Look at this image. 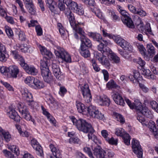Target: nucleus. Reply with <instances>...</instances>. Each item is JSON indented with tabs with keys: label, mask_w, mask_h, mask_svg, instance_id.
Masks as SVG:
<instances>
[{
	"label": "nucleus",
	"mask_w": 158,
	"mask_h": 158,
	"mask_svg": "<svg viewBox=\"0 0 158 158\" xmlns=\"http://www.w3.org/2000/svg\"><path fill=\"white\" fill-rule=\"evenodd\" d=\"M137 119L142 123L143 126L144 125H147V123L146 122V120L144 118V116H141L140 114H138L137 117Z\"/></svg>",
	"instance_id": "nucleus-47"
},
{
	"label": "nucleus",
	"mask_w": 158,
	"mask_h": 158,
	"mask_svg": "<svg viewBox=\"0 0 158 158\" xmlns=\"http://www.w3.org/2000/svg\"><path fill=\"white\" fill-rule=\"evenodd\" d=\"M18 35L19 40L21 41H24L26 40V36L23 31H19Z\"/></svg>",
	"instance_id": "nucleus-63"
},
{
	"label": "nucleus",
	"mask_w": 158,
	"mask_h": 158,
	"mask_svg": "<svg viewBox=\"0 0 158 158\" xmlns=\"http://www.w3.org/2000/svg\"><path fill=\"white\" fill-rule=\"evenodd\" d=\"M80 53L81 55L85 58L90 57V54L88 48L81 47Z\"/></svg>",
	"instance_id": "nucleus-32"
},
{
	"label": "nucleus",
	"mask_w": 158,
	"mask_h": 158,
	"mask_svg": "<svg viewBox=\"0 0 158 158\" xmlns=\"http://www.w3.org/2000/svg\"><path fill=\"white\" fill-rule=\"evenodd\" d=\"M39 48L42 55H46L49 57L52 56V53L47 50L46 48L41 45L39 46Z\"/></svg>",
	"instance_id": "nucleus-35"
},
{
	"label": "nucleus",
	"mask_w": 158,
	"mask_h": 158,
	"mask_svg": "<svg viewBox=\"0 0 158 158\" xmlns=\"http://www.w3.org/2000/svg\"><path fill=\"white\" fill-rule=\"evenodd\" d=\"M115 116L116 120L121 123H124L125 122L124 118L121 114L116 113L115 114Z\"/></svg>",
	"instance_id": "nucleus-51"
},
{
	"label": "nucleus",
	"mask_w": 158,
	"mask_h": 158,
	"mask_svg": "<svg viewBox=\"0 0 158 158\" xmlns=\"http://www.w3.org/2000/svg\"><path fill=\"white\" fill-rule=\"evenodd\" d=\"M49 60L46 59L45 57L43 58L40 61V69L44 68H48V61Z\"/></svg>",
	"instance_id": "nucleus-43"
},
{
	"label": "nucleus",
	"mask_w": 158,
	"mask_h": 158,
	"mask_svg": "<svg viewBox=\"0 0 158 158\" xmlns=\"http://www.w3.org/2000/svg\"><path fill=\"white\" fill-rule=\"evenodd\" d=\"M8 74L10 77L16 78L19 73V70L18 67L15 65L10 66L8 68Z\"/></svg>",
	"instance_id": "nucleus-13"
},
{
	"label": "nucleus",
	"mask_w": 158,
	"mask_h": 158,
	"mask_svg": "<svg viewBox=\"0 0 158 158\" xmlns=\"http://www.w3.org/2000/svg\"><path fill=\"white\" fill-rule=\"evenodd\" d=\"M146 26L147 27L145 30L146 34L149 37L154 36V35L152 31L150 24H147Z\"/></svg>",
	"instance_id": "nucleus-44"
},
{
	"label": "nucleus",
	"mask_w": 158,
	"mask_h": 158,
	"mask_svg": "<svg viewBox=\"0 0 158 158\" xmlns=\"http://www.w3.org/2000/svg\"><path fill=\"white\" fill-rule=\"evenodd\" d=\"M84 151L87 153L90 158H94L92 152H91L89 148L87 147H85L83 148Z\"/></svg>",
	"instance_id": "nucleus-53"
},
{
	"label": "nucleus",
	"mask_w": 158,
	"mask_h": 158,
	"mask_svg": "<svg viewBox=\"0 0 158 158\" xmlns=\"http://www.w3.org/2000/svg\"><path fill=\"white\" fill-rule=\"evenodd\" d=\"M57 48L58 50L55 51L56 56L66 62H71V57L69 54L63 48L58 47Z\"/></svg>",
	"instance_id": "nucleus-4"
},
{
	"label": "nucleus",
	"mask_w": 158,
	"mask_h": 158,
	"mask_svg": "<svg viewBox=\"0 0 158 158\" xmlns=\"http://www.w3.org/2000/svg\"><path fill=\"white\" fill-rule=\"evenodd\" d=\"M7 115L11 118L13 119L16 122H19L20 120V117L18 115L17 112L11 107L9 108V111L7 112Z\"/></svg>",
	"instance_id": "nucleus-15"
},
{
	"label": "nucleus",
	"mask_w": 158,
	"mask_h": 158,
	"mask_svg": "<svg viewBox=\"0 0 158 158\" xmlns=\"http://www.w3.org/2000/svg\"><path fill=\"white\" fill-rule=\"evenodd\" d=\"M71 120L78 130L85 133H88V136L89 139L92 140L95 143H98V139L93 134L94 131L90 124L87 123L85 120L82 119L77 120L73 117L71 118Z\"/></svg>",
	"instance_id": "nucleus-2"
},
{
	"label": "nucleus",
	"mask_w": 158,
	"mask_h": 158,
	"mask_svg": "<svg viewBox=\"0 0 158 158\" xmlns=\"http://www.w3.org/2000/svg\"><path fill=\"white\" fill-rule=\"evenodd\" d=\"M35 78L33 77H27L24 80L25 82L29 85H31L33 83Z\"/></svg>",
	"instance_id": "nucleus-48"
},
{
	"label": "nucleus",
	"mask_w": 158,
	"mask_h": 158,
	"mask_svg": "<svg viewBox=\"0 0 158 158\" xmlns=\"http://www.w3.org/2000/svg\"><path fill=\"white\" fill-rule=\"evenodd\" d=\"M51 67L53 73L56 78L60 81L63 80L64 76L60 72L59 66L56 63H53L52 64Z\"/></svg>",
	"instance_id": "nucleus-10"
},
{
	"label": "nucleus",
	"mask_w": 158,
	"mask_h": 158,
	"mask_svg": "<svg viewBox=\"0 0 158 158\" xmlns=\"http://www.w3.org/2000/svg\"><path fill=\"white\" fill-rule=\"evenodd\" d=\"M125 101L130 107L131 109H135L137 111H139L143 108V107L142 106L141 103L139 101H135V103L134 104L132 103L128 99H126Z\"/></svg>",
	"instance_id": "nucleus-17"
},
{
	"label": "nucleus",
	"mask_w": 158,
	"mask_h": 158,
	"mask_svg": "<svg viewBox=\"0 0 158 158\" xmlns=\"http://www.w3.org/2000/svg\"><path fill=\"white\" fill-rule=\"evenodd\" d=\"M79 6L78 5L77 3L73 2L71 3V5L69 6L70 8L72 10H73L74 12L76 10H77V8Z\"/></svg>",
	"instance_id": "nucleus-64"
},
{
	"label": "nucleus",
	"mask_w": 158,
	"mask_h": 158,
	"mask_svg": "<svg viewBox=\"0 0 158 158\" xmlns=\"http://www.w3.org/2000/svg\"><path fill=\"white\" fill-rule=\"evenodd\" d=\"M101 53L98 52H95L94 53V56L97 59L99 62L101 61V59L105 55H106L109 56V54L112 53V51L109 48H105L103 50V52Z\"/></svg>",
	"instance_id": "nucleus-11"
},
{
	"label": "nucleus",
	"mask_w": 158,
	"mask_h": 158,
	"mask_svg": "<svg viewBox=\"0 0 158 158\" xmlns=\"http://www.w3.org/2000/svg\"><path fill=\"white\" fill-rule=\"evenodd\" d=\"M132 148L134 152L139 158H142L143 151L139 142L135 139L132 141Z\"/></svg>",
	"instance_id": "nucleus-7"
},
{
	"label": "nucleus",
	"mask_w": 158,
	"mask_h": 158,
	"mask_svg": "<svg viewBox=\"0 0 158 158\" xmlns=\"http://www.w3.org/2000/svg\"><path fill=\"white\" fill-rule=\"evenodd\" d=\"M106 55H105L101 59V61H100L99 62L106 68L109 66L110 63L108 58L106 56Z\"/></svg>",
	"instance_id": "nucleus-40"
},
{
	"label": "nucleus",
	"mask_w": 158,
	"mask_h": 158,
	"mask_svg": "<svg viewBox=\"0 0 158 158\" xmlns=\"http://www.w3.org/2000/svg\"><path fill=\"white\" fill-rule=\"evenodd\" d=\"M135 14H136L142 17H144L146 15L145 11L140 9L137 10Z\"/></svg>",
	"instance_id": "nucleus-57"
},
{
	"label": "nucleus",
	"mask_w": 158,
	"mask_h": 158,
	"mask_svg": "<svg viewBox=\"0 0 158 158\" xmlns=\"http://www.w3.org/2000/svg\"><path fill=\"white\" fill-rule=\"evenodd\" d=\"M49 147L53 155L55 157L61 158V152L58 148L52 144H51L49 145Z\"/></svg>",
	"instance_id": "nucleus-21"
},
{
	"label": "nucleus",
	"mask_w": 158,
	"mask_h": 158,
	"mask_svg": "<svg viewBox=\"0 0 158 158\" xmlns=\"http://www.w3.org/2000/svg\"><path fill=\"white\" fill-rule=\"evenodd\" d=\"M87 110L89 115L94 118L98 112V109L96 107L91 106L88 107Z\"/></svg>",
	"instance_id": "nucleus-29"
},
{
	"label": "nucleus",
	"mask_w": 158,
	"mask_h": 158,
	"mask_svg": "<svg viewBox=\"0 0 158 158\" xmlns=\"http://www.w3.org/2000/svg\"><path fill=\"white\" fill-rule=\"evenodd\" d=\"M31 145L33 148L35 149L36 154L42 156L43 154L42 147L39 145L38 142L34 139H32L31 141Z\"/></svg>",
	"instance_id": "nucleus-12"
},
{
	"label": "nucleus",
	"mask_w": 158,
	"mask_h": 158,
	"mask_svg": "<svg viewBox=\"0 0 158 158\" xmlns=\"http://www.w3.org/2000/svg\"><path fill=\"white\" fill-rule=\"evenodd\" d=\"M21 93L23 98L26 100L27 98L31 97L32 96L31 94L28 91L26 88H23L21 89Z\"/></svg>",
	"instance_id": "nucleus-30"
},
{
	"label": "nucleus",
	"mask_w": 158,
	"mask_h": 158,
	"mask_svg": "<svg viewBox=\"0 0 158 158\" xmlns=\"http://www.w3.org/2000/svg\"><path fill=\"white\" fill-rule=\"evenodd\" d=\"M105 158L106 157H112L114 156V153L110 150L106 149L104 150Z\"/></svg>",
	"instance_id": "nucleus-45"
},
{
	"label": "nucleus",
	"mask_w": 158,
	"mask_h": 158,
	"mask_svg": "<svg viewBox=\"0 0 158 158\" xmlns=\"http://www.w3.org/2000/svg\"><path fill=\"white\" fill-rule=\"evenodd\" d=\"M12 54L15 59H17L19 61V63L21 66L23 68L27 64L25 63V61L22 56L19 55L17 51H13L12 52Z\"/></svg>",
	"instance_id": "nucleus-18"
},
{
	"label": "nucleus",
	"mask_w": 158,
	"mask_h": 158,
	"mask_svg": "<svg viewBox=\"0 0 158 158\" xmlns=\"http://www.w3.org/2000/svg\"><path fill=\"white\" fill-rule=\"evenodd\" d=\"M1 82L8 90L11 91H14L13 87L7 82L2 81H1Z\"/></svg>",
	"instance_id": "nucleus-56"
},
{
	"label": "nucleus",
	"mask_w": 158,
	"mask_h": 158,
	"mask_svg": "<svg viewBox=\"0 0 158 158\" xmlns=\"http://www.w3.org/2000/svg\"><path fill=\"white\" fill-rule=\"evenodd\" d=\"M29 48V46L27 44H22L20 46V50L24 53L28 52Z\"/></svg>",
	"instance_id": "nucleus-54"
},
{
	"label": "nucleus",
	"mask_w": 158,
	"mask_h": 158,
	"mask_svg": "<svg viewBox=\"0 0 158 158\" xmlns=\"http://www.w3.org/2000/svg\"><path fill=\"white\" fill-rule=\"evenodd\" d=\"M107 87L109 89L115 88L118 89L119 86L117 85L113 80H111L107 83L106 84Z\"/></svg>",
	"instance_id": "nucleus-37"
},
{
	"label": "nucleus",
	"mask_w": 158,
	"mask_h": 158,
	"mask_svg": "<svg viewBox=\"0 0 158 158\" xmlns=\"http://www.w3.org/2000/svg\"><path fill=\"white\" fill-rule=\"evenodd\" d=\"M93 154L97 158H105L104 150L100 146H97L96 147L92 148Z\"/></svg>",
	"instance_id": "nucleus-16"
},
{
	"label": "nucleus",
	"mask_w": 158,
	"mask_h": 158,
	"mask_svg": "<svg viewBox=\"0 0 158 158\" xmlns=\"http://www.w3.org/2000/svg\"><path fill=\"white\" fill-rule=\"evenodd\" d=\"M147 49L148 52V56L152 58L155 53V49L154 46L151 44H147Z\"/></svg>",
	"instance_id": "nucleus-28"
},
{
	"label": "nucleus",
	"mask_w": 158,
	"mask_h": 158,
	"mask_svg": "<svg viewBox=\"0 0 158 158\" xmlns=\"http://www.w3.org/2000/svg\"><path fill=\"white\" fill-rule=\"evenodd\" d=\"M49 147L53 155L55 157L61 158V152L58 148L52 144H51L49 145Z\"/></svg>",
	"instance_id": "nucleus-22"
},
{
	"label": "nucleus",
	"mask_w": 158,
	"mask_h": 158,
	"mask_svg": "<svg viewBox=\"0 0 158 158\" xmlns=\"http://www.w3.org/2000/svg\"><path fill=\"white\" fill-rule=\"evenodd\" d=\"M76 106L78 112L80 113H82L85 111L87 109L86 107L82 103L79 101H76Z\"/></svg>",
	"instance_id": "nucleus-27"
},
{
	"label": "nucleus",
	"mask_w": 158,
	"mask_h": 158,
	"mask_svg": "<svg viewBox=\"0 0 158 158\" xmlns=\"http://www.w3.org/2000/svg\"><path fill=\"white\" fill-rule=\"evenodd\" d=\"M59 3L58 4V8L60 9V11H64V13L65 14V15L66 16L67 18L68 19L67 15L65 14V12L66 11V10H67L68 9H69L70 11L72 13L73 15H74L72 13V12L70 10V8H67L65 9V5L64 4V3L62 2L61 1H60V0H59Z\"/></svg>",
	"instance_id": "nucleus-33"
},
{
	"label": "nucleus",
	"mask_w": 158,
	"mask_h": 158,
	"mask_svg": "<svg viewBox=\"0 0 158 158\" xmlns=\"http://www.w3.org/2000/svg\"><path fill=\"white\" fill-rule=\"evenodd\" d=\"M69 143H70L80 144V141L77 137H71L69 139Z\"/></svg>",
	"instance_id": "nucleus-50"
},
{
	"label": "nucleus",
	"mask_w": 158,
	"mask_h": 158,
	"mask_svg": "<svg viewBox=\"0 0 158 158\" xmlns=\"http://www.w3.org/2000/svg\"><path fill=\"white\" fill-rule=\"evenodd\" d=\"M98 103L101 105L108 106L110 104V99L106 96L103 94L97 96Z\"/></svg>",
	"instance_id": "nucleus-14"
},
{
	"label": "nucleus",
	"mask_w": 158,
	"mask_h": 158,
	"mask_svg": "<svg viewBox=\"0 0 158 158\" xmlns=\"http://www.w3.org/2000/svg\"><path fill=\"white\" fill-rule=\"evenodd\" d=\"M41 74L44 81L48 83H51L53 81V77L52 75L49 68L41 69Z\"/></svg>",
	"instance_id": "nucleus-8"
},
{
	"label": "nucleus",
	"mask_w": 158,
	"mask_h": 158,
	"mask_svg": "<svg viewBox=\"0 0 158 158\" xmlns=\"http://www.w3.org/2000/svg\"><path fill=\"white\" fill-rule=\"evenodd\" d=\"M94 118L100 120H103L104 118V115L98 110Z\"/></svg>",
	"instance_id": "nucleus-55"
},
{
	"label": "nucleus",
	"mask_w": 158,
	"mask_h": 158,
	"mask_svg": "<svg viewBox=\"0 0 158 158\" xmlns=\"http://www.w3.org/2000/svg\"><path fill=\"white\" fill-rule=\"evenodd\" d=\"M49 147L53 155L55 157L61 158V152L58 148L52 144H51L49 145Z\"/></svg>",
	"instance_id": "nucleus-20"
},
{
	"label": "nucleus",
	"mask_w": 158,
	"mask_h": 158,
	"mask_svg": "<svg viewBox=\"0 0 158 158\" xmlns=\"http://www.w3.org/2000/svg\"><path fill=\"white\" fill-rule=\"evenodd\" d=\"M45 2L50 10L54 13L57 14L58 12V9L55 2H53L52 0H46Z\"/></svg>",
	"instance_id": "nucleus-23"
},
{
	"label": "nucleus",
	"mask_w": 158,
	"mask_h": 158,
	"mask_svg": "<svg viewBox=\"0 0 158 158\" xmlns=\"http://www.w3.org/2000/svg\"><path fill=\"white\" fill-rule=\"evenodd\" d=\"M91 63L94 70L97 72H99L100 70V68L96 64L95 60L92 59L91 60Z\"/></svg>",
	"instance_id": "nucleus-58"
},
{
	"label": "nucleus",
	"mask_w": 158,
	"mask_h": 158,
	"mask_svg": "<svg viewBox=\"0 0 158 158\" xmlns=\"http://www.w3.org/2000/svg\"><path fill=\"white\" fill-rule=\"evenodd\" d=\"M115 133L118 136H122L124 143L128 145L130 144V137L129 135L121 128H117L115 130Z\"/></svg>",
	"instance_id": "nucleus-6"
},
{
	"label": "nucleus",
	"mask_w": 158,
	"mask_h": 158,
	"mask_svg": "<svg viewBox=\"0 0 158 158\" xmlns=\"http://www.w3.org/2000/svg\"><path fill=\"white\" fill-rule=\"evenodd\" d=\"M118 53L124 58L128 59L130 57L129 54L127 52L121 49H118Z\"/></svg>",
	"instance_id": "nucleus-46"
},
{
	"label": "nucleus",
	"mask_w": 158,
	"mask_h": 158,
	"mask_svg": "<svg viewBox=\"0 0 158 158\" xmlns=\"http://www.w3.org/2000/svg\"><path fill=\"white\" fill-rule=\"evenodd\" d=\"M26 101L28 105L31 108L33 109L36 107L37 105V103L33 100L32 96H31V97L27 98Z\"/></svg>",
	"instance_id": "nucleus-34"
},
{
	"label": "nucleus",
	"mask_w": 158,
	"mask_h": 158,
	"mask_svg": "<svg viewBox=\"0 0 158 158\" xmlns=\"http://www.w3.org/2000/svg\"><path fill=\"white\" fill-rule=\"evenodd\" d=\"M25 6L28 10V11L29 13L32 15H34L35 14L36 11L35 10V6L33 3L28 5L26 6Z\"/></svg>",
	"instance_id": "nucleus-39"
},
{
	"label": "nucleus",
	"mask_w": 158,
	"mask_h": 158,
	"mask_svg": "<svg viewBox=\"0 0 158 158\" xmlns=\"http://www.w3.org/2000/svg\"><path fill=\"white\" fill-rule=\"evenodd\" d=\"M137 47L141 54L143 56L145 55L146 50L143 46L142 45L138 44Z\"/></svg>",
	"instance_id": "nucleus-60"
},
{
	"label": "nucleus",
	"mask_w": 158,
	"mask_h": 158,
	"mask_svg": "<svg viewBox=\"0 0 158 158\" xmlns=\"http://www.w3.org/2000/svg\"><path fill=\"white\" fill-rule=\"evenodd\" d=\"M112 97L115 102L120 106H124L125 103L122 97L119 94L114 93Z\"/></svg>",
	"instance_id": "nucleus-25"
},
{
	"label": "nucleus",
	"mask_w": 158,
	"mask_h": 158,
	"mask_svg": "<svg viewBox=\"0 0 158 158\" xmlns=\"http://www.w3.org/2000/svg\"><path fill=\"white\" fill-rule=\"evenodd\" d=\"M109 56L111 58L112 60L116 63H118L119 62V58L116 56L115 54L113 53L112 51V53L109 54Z\"/></svg>",
	"instance_id": "nucleus-52"
},
{
	"label": "nucleus",
	"mask_w": 158,
	"mask_h": 158,
	"mask_svg": "<svg viewBox=\"0 0 158 158\" xmlns=\"http://www.w3.org/2000/svg\"><path fill=\"white\" fill-rule=\"evenodd\" d=\"M113 37V40L118 45L120 46L125 50L132 52L133 50L132 46L128 42L123 39L119 35L114 36Z\"/></svg>",
	"instance_id": "nucleus-3"
},
{
	"label": "nucleus",
	"mask_w": 158,
	"mask_h": 158,
	"mask_svg": "<svg viewBox=\"0 0 158 158\" xmlns=\"http://www.w3.org/2000/svg\"><path fill=\"white\" fill-rule=\"evenodd\" d=\"M81 89L85 101L88 103L89 102L92 100V96L88 85L84 84L81 88Z\"/></svg>",
	"instance_id": "nucleus-9"
},
{
	"label": "nucleus",
	"mask_w": 158,
	"mask_h": 158,
	"mask_svg": "<svg viewBox=\"0 0 158 158\" xmlns=\"http://www.w3.org/2000/svg\"><path fill=\"white\" fill-rule=\"evenodd\" d=\"M19 111L21 113L22 116L24 119L27 121L31 120L32 117L27 109L25 108L20 109Z\"/></svg>",
	"instance_id": "nucleus-26"
},
{
	"label": "nucleus",
	"mask_w": 158,
	"mask_h": 158,
	"mask_svg": "<svg viewBox=\"0 0 158 158\" xmlns=\"http://www.w3.org/2000/svg\"><path fill=\"white\" fill-rule=\"evenodd\" d=\"M33 84L37 89H40L44 87V85L43 82L37 79H35Z\"/></svg>",
	"instance_id": "nucleus-42"
},
{
	"label": "nucleus",
	"mask_w": 158,
	"mask_h": 158,
	"mask_svg": "<svg viewBox=\"0 0 158 158\" xmlns=\"http://www.w3.org/2000/svg\"><path fill=\"white\" fill-rule=\"evenodd\" d=\"M106 140L111 144L116 145L117 144V139H114L113 137L111 138L109 137L106 139Z\"/></svg>",
	"instance_id": "nucleus-59"
},
{
	"label": "nucleus",
	"mask_w": 158,
	"mask_h": 158,
	"mask_svg": "<svg viewBox=\"0 0 158 158\" xmlns=\"http://www.w3.org/2000/svg\"><path fill=\"white\" fill-rule=\"evenodd\" d=\"M2 133L4 140L6 142H9L11 139V135L8 132L2 130Z\"/></svg>",
	"instance_id": "nucleus-38"
},
{
	"label": "nucleus",
	"mask_w": 158,
	"mask_h": 158,
	"mask_svg": "<svg viewBox=\"0 0 158 158\" xmlns=\"http://www.w3.org/2000/svg\"><path fill=\"white\" fill-rule=\"evenodd\" d=\"M150 105L152 108L155 110L156 112L158 113V105L155 101H152L150 102Z\"/></svg>",
	"instance_id": "nucleus-62"
},
{
	"label": "nucleus",
	"mask_w": 158,
	"mask_h": 158,
	"mask_svg": "<svg viewBox=\"0 0 158 158\" xmlns=\"http://www.w3.org/2000/svg\"><path fill=\"white\" fill-rule=\"evenodd\" d=\"M3 152L5 156L8 158H15V156H14V155L7 150H4L3 151Z\"/></svg>",
	"instance_id": "nucleus-61"
},
{
	"label": "nucleus",
	"mask_w": 158,
	"mask_h": 158,
	"mask_svg": "<svg viewBox=\"0 0 158 158\" xmlns=\"http://www.w3.org/2000/svg\"><path fill=\"white\" fill-rule=\"evenodd\" d=\"M65 14L67 15L70 25L73 29L81 35L80 37L81 44V47L91 48L92 44L91 41L85 36V32L79 26L78 24L76 22L75 18L69 9L65 12Z\"/></svg>",
	"instance_id": "nucleus-1"
},
{
	"label": "nucleus",
	"mask_w": 158,
	"mask_h": 158,
	"mask_svg": "<svg viewBox=\"0 0 158 158\" xmlns=\"http://www.w3.org/2000/svg\"><path fill=\"white\" fill-rule=\"evenodd\" d=\"M146 122L147 123V125H144V126L149 128L150 131L153 133L154 136L157 138L158 136V129L156 127L155 123L152 121H150L149 122L147 121Z\"/></svg>",
	"instance_id": "nucleus-19"
},
{
	"label": "nucleus",
	"mask_w": 158,
	"mask_h": 158,
	"mask_svg": "<svg viewBox=\"0 0 158 158\" xmlns=\"http://www.w3.org/2000/svg\"><path fill=\"white\" fill-rule=\"evenodd\" d=\"M23 69L25 70L26 73L29 74L35 75L38 73L37 70L33 66H29L27 64Z\"/></svg>",
	"instance_id": "nucleus-24"
},
{
	"label": "nucleus",
	"mask_w": 158,
	"mask_h": 158,
	"mask_svg": "<svg viewBox=\"0 0 158 158\" xmlns=\"http://www.w3.org/2000/svg\"><path fill=\"white\" fill-rule=\"evenodd\" d=\"M9 148L12 152H14L16 155H18L19 154V148L16 146H11L9 147Z\"/></svg>",
	"instance_id": "nucleus-49"
},
{
	"label": "nucleus",
	"mask_w": 158,
	"mask_h": 158,
	"mask_svg": "<svg viewBox=\"0 0 158 158\" xmlns=\"http://www.w3.org/2000/svg\"><path fill=\"white\" fill-rule=\"evenodd\" d=\"M122 15L121 19L123 23L130 28H134L135 26L131 18L128 16V13L125 10L120 11Z\"/></svg>",
	"instance_id": "nucleus-5"
},
{
	"label": "nucleus",
	"mask_w": 158,
	"mask_h": 158,
	"mask_svg": "<svg viewBox=\"0 0 158 158\" xmlns=\"http://www.w3.org/2000/svg\"><path fill=\"white\" fill-rule=\"evenodd\" d=\"M109 13L111 15L112 20L114 21H118L120 20V18L116 15L115 12L113 10H109Z\"/></svg>",
	"instance_id": "nucleus-41"
},
{
	"label": "nucleus",
	"mask_w": 158,
	"mask_h": 158,
	"mask_svg": "<svg viewBox=\"0 0 158 158\" xmlns=\"http://www.w3.org/2000/svg\"><path fill=\"white\" fill-rule=\"evenodd\" d=\"M89 35L92 38L93 40L97 41H100L101 40L102 37L101 35L98 33H89Z\"/></svg>",
	"instance_id": "nucleus-36"
},
{
	"label": "nucleus",
	"mask_w": 158,
	"mask_h": 158,
	"mask_svg": "<svg viewBox=\"0 0 158 158\" xmlns=\"http://www.w3.org/2000/svg\"><path fill=\"white\" fill-rule=\"evenodd\" d=\"M139 112H140L144 116H145L147 118H150L152 117V114L150 111L146 107H143L142 109L140 110Z\"/></svg>",
	"instance_id": "nucleus-31"
}]
</instances>
